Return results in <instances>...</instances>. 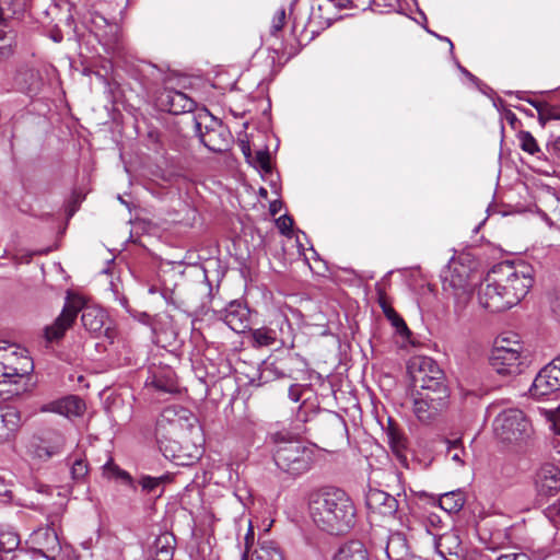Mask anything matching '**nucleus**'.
Listing matches in <instances>:
<instances>
[{"label": "nucleus", "mask_w": 560, "mask_h": 560, "mask_svg": "<svg viewBox=\"0 0 560 560\" xmlns=\"http://www.w3.org/2000/svg\"><path fill=\"white\" fill-rule=\"evenodd\" d=\"M378 304L382 308V311L384 312V307H390V305L387 303L386 299H385V295L384 293H381L380 294V298H378Z\"/></svg>", "instance_id": "obj_52"}, {"label": "nucleus", "mask_w": 560, "mask_h": 560, "mask_svg": "<svg viewBox=\"0 0 560 560\" xmlns=\"http://www.w3.org/2000/svg\"><path fill=\"white\" fill-rule=\"evenodd\" d=\"M446 443V456L450 457L454 463L464 465L468 456L464 448L462 439L445 440Z\"/></svg>", "instance_id": "obj_34"}, {"label": "nucleus", "mask_w": 560, "mask_h": 560, "mask_svg": "<svg viewBox=\"0 0 560 560\" xmlns=\"http://www.w3.org/2000/svg\"><path fill=\"white\" fill-rule=\"evenodd\" d=\"M537 490H560V468L551 463L542 464L534 475Z\"/></svg>", "instance_id": "obj_22"}, {"label": "nucleus", "mask_w": 560, "mask_h": 560, "mask_svg": "<svg viewBox=\"0 0 560 560\" xmlns=\"http://www.w3.org/2000/svg\"><path fill=\"white\" fill-rule=\"evenodd\" d=\"M250 339L254 347H268L276 342V330L268 327H260L250 330Z\"/></svg>", "instance_id": "obj_33"}, {"label": "nucleus", "mask_w": 560, "mask_h": 560, "mask_svg": "<svg viewBox=\"0 0 560 560\" xmlns=\"http://www.w3.org/2000/svg\"><path fill=\"white\" fill-rule=\"evenodd\" d=\"M22 425L20 411L11 406L0 410V444L11 442L15 439Z\"/></svg>", "instance_id": "obj_19"}, {"label": "nucleus", "mask_w": 560, "mask_h": 560, "mask_svg": "<svg viewBox=\"0 0 560 560\" xmlns=\"http://www.w3.org/2000/svg\"><path fill=\"white\" fill-rule=\"evenodd\" d=\"M517 140L520 142V148L527 152L530 155H536L538 159L540 155H544L541 152L537 140L533 137L529 131L522 130L517 133Z\"/></svg>", "instance_id": "obj_35"}, {"label": "nucleus", "mask_w": 560, "mask_h": 560, "mask_svg": "<svg viewBox=\"0 0 560 560\" xmlns=\"http://www.w3.org/2000/svg\"><path fill=\"white\" fill-rule=\"evenodd\" d=\"M45 83L43 70L33 63L20 65L13 75V86L15 90L30 97L39 95Z\"/></svg>", "instance_id": "obj_12"}, {"label": "nucleus", "mask_w": 560, "mask_h": 560, "mask_svg": "<svg viewBox=\"0 0 560 560\" xmlns=\"http://www.w3.org/2000/svg\"><path fill=\"white\" fill-rule=\"evenodd\" d=\"M448 388L438 390H416L412 398V411L417 419L430 424L436 421L448 407Z\"/></svg>", "instance_id": "obj_9"}, {"label": "nucleus", "mask_w": 560, "mask_h": 560, "mask_svg": "<svg viewBox=\"0 0 560 560\" xmlns=\"http://www.w3.org/2000/svg\"><path fill=\"white\" fill-rule=\"evenodd\" d=\"M396 546H401L404 548L406 547L405 538L400 534L390 536V538L388 540L386 551H387V555L389 558H390V550L394 549Z\"/></svg>", "instance_id": "obj_45"}, {"label": "nucleus", "mask_w": 560, "mask_h": 560, "mask_svg": "<svg viewBox=\"0 0 560 560\" xmlns=\"http://www.w3.org/2000/svg\"><path fill=\"white\" fill-rule=\"evenodd\" d=\"M201 118V115L199 116V119L194 118L195 132L199 137L201 143L212 152L226 151L230 143V132L226 130V127L212 119L211 125H206V130L203 131Z\"/></svg>", "instance_id": "obj_11"}, {"label": "nucleus", "mask_w": 560, "mask_h": 560, "mask_svg": "<svg viewBox=\"0 0 560 560\" xmlns=\"http://www.w3.org/2000/svg\"><path fill=\"white\" fill-rule=\"evenodd\" d=\"M533 283L534 269L530 265L498 264L479 287V303L493 313L509 310L526 296Z\"/></svg>", "instance_id": "obj_1"}, {"label": "nucleus", "mask_w": 560, "mask_h": 560, "mask_svg": "<svg viewBox=\"0 0 560 560\" xmlns=\"http://www.w3.org/2000/svg\"><path fill=\"white\" fill-rule=\"evenodd\" d=\"M292 365H304V362L298 354H288L271 363V368L278 377L294 378V370Z\"/></svg>", "instance_id": "obj_30"}, {"label": "nucleus", "mask_w": 560, "mask_h": 560, "mask_svg": "<svg viewBox=\"0 0 560 560\" xmlns=\"http://www.w3.org/2000/svg\"><path fill=\"white\" fill-rule=\"evenodd\" d=\"M408 373L411 384L416 390H438L440 387H447L444 384V373L438 363L423 355H417L408 362Z\"/></svg>", "instance_id": "obj_7"}, {"label": "nucleus", "mask_w": 560, "mask_h": 560, "mask_svg": "<svg viewBox=\"0 0 560 560\" xmlns=\"http://www.w3.org/2000/svg\"><path fill=\"white\" fill-rule=\"evenodd\" d=\"M560 389V371L550 362L536 375L530 387L534 397H544Z\"/></svg>", "instance_id": "obj_15"}, {"label": "nucleus", "mask_w": 560, "mask_h": 560, "mask_svg": "<svg viewBox=\"0 0 560 560\" xmlns=\"http://www.w3.org/2000/svg\"><path fill=\"white\" fill-rule=\"evenodd\" d=\"M194 441L191 445L186 446L184 450L183 444L188 442V439L185 438L184 440L177 439L174 441H171L172 445L171 448L173 451L172 458L175 462L176 465L179 466H189L194 464L202 454L201 450V441L202 438L200 436V440L192 435Z\"/></svg>", "instance_id": "obj_17"}, {"label": "nucleus", "mask_w": 560, "mask_h": 560, "mask_svg": "<svg viewBox=\"0 0 560 560\" xmlns=\"http://www.w3.org/2000/svg\"><path fill=\"white\" fill-rule=\"evenodd\" d=\"M490 362L498 374L512 376L523 372L527 357L517 350H492Z\"/></svg>", "instance_id": "obj_13"}, {"label": "nucleus", "mask_w": 560, "mask_h": 560, "mask_svg": "<svg viewBox=\"0 0 560 560\" xmlns=\"http://www.w3.org/2000/svg\"><path fill=\"white\" fill-rule=\"evenodd\" d=\"M249 162L265 173L271 172L270 154L267 150H258L254 159H250Z\"/></svg>", "instance_id": "obj_40"}, {"label": "nucleus", "mask_w": 560, "mask_h": 560, "mask_svg": "<svg viewBox=\"0 0 560 560\" xmlns=\"http://www.w3.org/2000/svg\"><path fill=\"white\" fill-rule=\"evenodd\" d=\"M384 315L390 322V324L397 329V332H399L400 335L410 334L405 320L392 306L384 307Z\"/></svg>", "instance_id": "obj_38"}, {"label": "nucleus", "mask_w": 560, "mask_h": 560, "mask_svg": "<svg viewBox=\"0 0 560 560\" xmlns=\"http://www.w3.org/2000/svg\"><path fill=\"white\" fill-rule=\"evenodd\" d=\"M119 303H120V305H121L122 307H125L126 310L128 308V300H127L125 296H122V298H120V299H119Z\"/></svg>", "instance_id": "obj_55"}, {"label": "nucleus", "mask_w": 560, "mask_h": 560, "mask_svg": "<svg viewBox=\"0 0 560 560\" xmlns=\"http://www.w3.org/2000/svg\"><path fill=\"white\" fill-rule=\"evenodd\" d=\"M16 35L13 30L0 27V62L8 61L15 52Z\"/></svg>", "instance_id": "obj_31"}, {"label": "nucleus", "mask_w": 560, "mask_h": 560, "mask_svg": "<svg viewBox=\"0 0 560 560\" xmlns=\"http://www.w3.org/2000/svg\"><path fill=\"white\" fill-rule=\"evenodd\" d=\"M156 436L174 441L195 435L200 440V428L197 417L187 408L173 405L165 407L155 424Z\"/></svg>", "instance_id": "obj_5"}, {"label": "nucleus", "mask_w": 560, "mask_h": 560, "mask_svg": "<svg viewBox=\"0 0 560 560\" xmlns=\"http://www.w3.org/2000/svg\"><path fill=\"white\" fill-rule=\"evenodd\" d=\"M560 120V105H553L547 103L542 109H540V125L545 126L549 120Z\"/></svg>", "instance_id": "obj_41"}, {"label": "nucleus", "mask_w": 560, "mask_h": 560, "mask_svg": "<svg viewBox=\"0 0 560 560\" xmlns=\"http://www.w3.org/2000/svg\"><path fill=\"white\" fill-rule=\"evenodd\" d=\"M0 485H2V478H0Z\"/></svg>", "instance_id": "obj_60"}, {"label": "nucleus", "mask_w": 560, "mask_h": 560, "mask_svg": "<svg viewBox=\"0 0 560 560\" xmlns=\"http://www.w3.org/2000/svg\"><path fill=\"white\" fill-rule=\"evenodd\" d=\"M277 228L279 229L280 233L284 235H289L292 231L293 226V219L287 214L279 217L276 220Z\"/></svg>", "instance_id": "obj_44"}, {"label": "nucleus", "mask_w": 560, "mask_h": 560, "mask_svg": "<svg viewBox=\"0 0 560 560\" xmlns=\"http://www.w3.org/2000/svg\"><path fill=\"white\" fill-rule=\"evenodd\" d=\"M552 365L557 366L558 371H560V355L551 361Z\"/></svg>", "instance_id": "obj_56"}, {"label": "nucleus", "mask_w": 560, "mask_h": 560, "mask_svg": "<svg viewBox=\"0 0 560 560\" xmlns=\"http://www.w3.org/2000/svg\"><path fill=\"white\" fill-rule=\"evenodd\" d=\"M279 447L275 454L279 468L291 476H299L307 471L312 464V451L299 441H294L288 433L277 432L271 435Z\"/></svg>", "instance_id": "obj_6"}, {"label": "nucleus", "mask_w": 560, "mask_h": 560, "mask_svg": "<svg viewBox=\"0 0 560 560\" xmlns=\"http://www.w3.org/2000/svg\"><path fill=\"white\" fill-rule=\"evenodd\" d=\"M285 24V10L283 8H280L276 11L272 22H271V34L277 35L280 31H282L283 26Z\"/></svg>", "instance_id": "obj_42"}, {"label": "nucleus", "mask_w": 560, "mask_h": 560, "mask_svg": "<svg viewBox=\"0 0 560 560\" xmlns=\"http://www.w3.org/2000/svg\"><path fill=\"white\" fill-rule=\"evenodd\" d=\"M546 151L548 156L560 163V137H557L546 144Z\"/></svg>", "instance_id": "obj_43"}, {"label": "nucleus", "mask_w": 560, "mask_h": 560, "mask_svg": "<svg viewBox=\"0 0 560 560\" xmlns=\"http://www.w3.org/2000/svg\"><path fill=\"white\" fill-rule=\"evenodd\" d=\"M527 115L533 116V113L524 110Z\"/></svg>", "instance_id": "obj_59"}, {"label": "nucleus", "mask_w": 560, "mask_h": 560, "mask_svg": "<svg viewBox=\"0 0 560 560\" xmlns=\"http://www.w3.org/2000/svg\"><path fill=\"white\" fill-rule=\"evenodd\" d=\"M465 492H442L439 505L448 513L458 512L465 504Z\"/></svg>", "instance_id": "obj_32"}, {"label": "nucleus", "mask_w": 560, "mask_h": 560, "mask_svg": "<svg viewBox=\"0 0 560 560\" xmlns=\"http://www.w3.org/2000/svg\"><path fill=\"white\" fill-rule=\"evenodd\" d=\"M218 472L225 474V472H230V470H229V468H223V469H219Z\"/></svg>", "instance_id": "obj_57"}, {"label": "nucleus", "mask_w": 560, "mask_h": 560, "mask_svg": "<svg viewBox=\"0 0 560 560\" xmlns=\"http://www.w3.org/2000/svg\"><path fill=\"white\" fill-rule=\"evenodd\" d=\"M497 560H530V558L523 552H510L499 556Z\"/></svg>", "instance_id": "obj_46"}, {"label": "nucleus", "mask_w": 560, "mask_h": 560, "mask_svg": "<svg viewBox=\"0 0 560 560\" xmlns=\"http://www.w3.org/2000/svg\"><path fill=\"white\" fill-rule=\"evenodd\" d=\"M550 421L553 433L560 436V409L552 413Z\"/></svg>", "instance_id": "obj_47"}, {"label": "nucleus", "mask_w": 560, "mask_h": 560, "mask_svg": "<svg viewBox=\"0 0 560 560\" xmlns=\"http://www.w3.org/2000/svg\"><path fill=\"white\" fill-rule=\"evenodd\" d=\"M442 278L444 290L452 289L456 295L469 292V270L457 259H451L443 271Z\"/></svg>", "instance_id": "obj_14"}, {"label": "nucleus", "mask_w": 560, "mask_h": 560, "mask_svg": "<svg viewBox=\"0 0 560 560\" xmlns=\"http://www.w3.org/2000/svg\"><path fill=\"white\" fill-rule=\"evenodd\" d=\"M33 368V361L24 348L0 342V400L19 396L24 390L21 381Z\"/></svg>", "instance_id": "obj_4"}, {"label": "nucleus", "mask_w": 560, "mask_h": 560, "mask_svg": "<svg viewBox=\"0 0 560 560\" xmlns=\"http://www.w3.org/2000/svg\"><path fill=\"white\" fill-rule=\"evenodd\" d=\"M30 541L48 558L45 552H54L59 549V539L54 528L40 527L34 530Z\"/></svg>", "instance_id": "obj_25"}, {"label": "nucleus", "mask_w": 560, "mask_h": 560, "mask_svg": "<svg viewBox=\"0 0 560 560\" xmlns=\"http://www.w3.org/2000/svg\"><path fill=\"white\" fill-rule=\"evenodd\" d=\"M530 105H533L538 113V121L540 122V109L547 105L548 102L535 101V100H526Z\"/></svg>", "instance_id": "obj_50"}, {"label": "nucleus", "mask_w": 560, "mask_h": 560, "mask_svg": "<svg viewBox=\"0 0 560 560\" xmlns=\"http://www.w3.org/2000/svg\"><path fill=\"white\" fill-rule=\"evenodd\" d=\"M79 312H82L81 322L84 328L95 337L108 336L106 327L108 316L106 312L95 305H85L84 300L73 293H68L61 313L52 324L46 326L44 336L47 342L59 341L66 331L74 324Z\"/></svg>", "instance_id": "obj_3"}, {"label": "nucleus", "mask_w": 560, "mask_h": 560, "mask_svg": "<svg viewBox=\"0 0 560 560\" xmlns=\"http://www.w3.org/2000/svg\"><path fill=\"white\" fill-rule=\"evenodd\" d=\"M384 432L393 454L401 465L407 466V438L392 418H388Z\"/></svg>", "instance_id": "obj_20"}, {"label": "nucleus", "mask_w": 560, "mask_h": 560, "mask_svg": "<svg viewBox=\"0 0 560 560\" xmlns=\"http://www.w3.org/2000/svg\"><path fill=\"white\" fill-rule=\"evenodd\" d=\"M95 36L105 47L107 52H116L120 49V28L117 24L108 23L102 15L93 19Z\"/></svg>", "instance_id": "obj_16"}, {"label": "nucleus", "mask_w": 560, "mask_h": 560, "mask_svg": "<svg viewBox=\"0 0 560 560\" xmlns=\"http://www.w3.org/2000/svg\"><path fill=\"white\" fill-rule=\"evenodd\" d=\"M240 147H241V150H242L243 154L245 155L246 160L250 161L252 152H250L249 142L246 141V140H241L240 141Z\"/></svg>", "instance_id": "obj_48"}, {"label": "nucleus", "mask_w": 560, "mask_h": 560, "mask_svg": "<svg viewBox=\"0 0 560 560\" xmlns=\"http://www.w3.org/2000/svg\"><path fill=\"white\" fill-rule=\"evenodd\" d=\"M245 560H284L281 549L272 542H264L243 555Z\"/></svg>", "instance_id": "obj_27"}, {"label": "nucleus", "mask_w": 560, "mask_h": 560, "mask_svg": "<svg viewBox=\"0 0 560 560\" xmlns=\"http://www.w3.org/2000/svg\"><path fill=\"white\" fill-rule=\"evenodd\" d=\"M447 42L450 43L451 49H453V43L450 39H447Z\"/></svg>", "instance_id": "obj_58"}, {"label": "nucleus", "mask_w": 560, "mask_h": 560, "mask_svg": "<svg viewBox=\"0 0 560 560\" xmlns=\"http://www.w3.org/2000/svg\"><path fill=\"white\" fill-rule=\"evenodd\" d=\"M5 22H7V19L4 16L3 9L0 7V27L5 26V30H9Z\"/></svg>", "instance_id": "obj_54"}, {"label": "nucleus", "mask_w": 560, "mask_h": 560, "mask_svg": "<svg viewBox=\"0 0 560 560\" xmlns=\"http://www.w3.org/2000/svg\"><path fill=\"white\" fill-rule=\"evenodd\" d=\"M89 472V465L84 458L75 457L71 464V477L73 480L80 481Z\"/></svg>", "instance_id": "obj_39"}, {"label": "nucleus", "mask_w": 560, "mask_h": 560, "mask_svg": "<svg viewBox=\"0 0 560 560\" xmlns=\"http://www.w3.org/2000/svg\"><path fill=\"white\" fill-rule=\"evenodd\" d=\"M223 320L235 332L242 334L249 328V310L234 301L224 310Z\"/></svg>", "instance_id": "obj_21"}, {"label": "nucleus", "mask_w": 560, "mask_h": 560, "mask_svg": "<svg viewBox=\"0 0 560 560\" xmlns=\"http://www.w3.org/2000/svg\"><path fill=\"white\" fill-rule=\"evenodd\" d=\"M298 387L295 385L290 387L289 395L293 401L299 400V395L296 394Z\"/></svg>", "instance_id": "obj_53"}, {"label": "nucleus", "mask_w": 560, "mask_h": 560, "mask_svg": "<svg viewBox=\"0 0 560 560\" xmlns=\"http://www.w3.org/2000/svg\"><path fill=\"white\" fill-rule=\"evenodd\" d=\"M52 410L68 418L78 417L84 412L85 404L78 396H67L54 402Z\"/></svg>", "instance_id": "obj_26"}, {"label": "nucleus", "mask_w": 560, "mask_h": 560, "mask_svg": "<svg viewBox=\"0 0 560 560\" xmlns=\"http://www.w3.org/2000/svg\"><path fill=\"white\" fill-rule=\"evenodd\" d=\"M493 350L523 351V345L516 335L508 334L495 339Z\"/></svg>", "instance_id": "obj_37"}, {"label": "nucleus", "mask_w": 560, "mask_h": 560, "mask_svg": "<svg viewBox=\"0 0 560 560\" xmlns=\"http://www.w3.org/2000/svg\"><path fill=\"white\" fill-rule=\"evenodd\" d=\"M175 537L171 533H163L153 544L155 560H172L174 555Z\"/></svg>", "instance_id": "obj_29"}, {"label": "nucleus", "mask_w": 560, "mask_h": 560, "mask_svg": "<svg viewBox=\"0 0 560 560\" xmlns=\"http://www.w3.org/2000/svg\"><path fill=\"white\" fill-rule=\"evenodd\" d=\"M20 544L19 536L9 527L0 526V551L11 552Z\"/></svg>", "instance_id": "obj_36"}, {"label": "nucleus", "mask_w": 560, "mask_h": 560, "mask_svg": "<svg viewBox=\"0 0 560 560\" xmlns=\"http://www.w3.org/2000/svg\"><path fill=\"white\" fill-rule=\"evenodd\" d=\"M493 431L502 443H518L529 436L530 423L520 409H508L495 417Z\"/></svg>", "instance_id": "obj_8"}, {"label": "nucleus", "mask_w": 560, "mask_h": 560, "mask_svg": "<svg viewBox=\"0 0 560 560\" xmlns=\"http://www.w3.org/2000/svg\"><path fill=\"white\" fill-rule=\"evenodd\" d=\"M504 117L512 127L518 121L516 115L511 110H506Z\"/></svg>", "instance_id": "obj_51"}, {"label": "nucleus", "mask_w": 560, "mask_h": 560, "mask_svg": "<svg viewBox=\"0 0 560 560\" xmlns=\"http://www.w3.org/2000/svg\"><path fill=\"white\" fill-rule=\"evenodd\" d=\"M310 514L314 523L332 535L348 533L355 523V508L347 492H312Z\"/></svg>", "instance_id": "obj_2"}, {"label": "nucleus", "mask_w": 560, "mask_h": 560, "mask_svg": "<svg viewBox=\"0 0 560 560\" xmlns=\"http://www.w3.org/2000/svg\"><path fill=\"white\" fill-rule=\"evenodd\" d=\"M103 475L107 479L120 481V485L125 487L136 488V486L139 485L142 487V490H154L156 488L168 487L172 483H177L176 478L179 477L168 472L159 477L141 475L139 479L135 481L127 471L115 465L112 458L107 459V462L104 464Z\"/></svg>", "instance_id": "obj_10"}, {"label": "nucleus", "mask_w": 560, "mask_h": 560, "mask_svg": "<svg viewBox=\"0 0 560 560\" xmlns=\"http://www.w3.org/2000/svg\"><path fill=\"white\" fill-rule=\"evenodd\" d=\"M145 385L165 393H173L177 388L173 371L171 369H161V366L150 370V375L145 381Z\"/></svg>", "instance_id": "obj_24"}, {"label": "nucleus", "mask_w": 560, "mask_h": 560, "mask_svg": "<svg viewBox=\"0 0 560 560\" xmlns=\"http://www.w3.org/2000/svg\"><path fill=\"white\" fill-rule=\"evenodd\" d=\"M365 503L370 510L382 515H392L398 509V501L390 492H366Z\"/></svg>", "instance_id": "obj_23"}, {"label": "nucleus", "mask_w": 560, "mask_h": 560, "mask_svg": "<svg viewBox=\"0 0 560 560\" xmlns=\"http://www.w3.org/2000/svg\"><path fill=\"white\" fill-rule=\"evenodd\" d=\"M338 9H349L352 5V0H328Z\"/></svg>", "instance_id": "obj_49"}, {"label": "nucleus", "mask_w": 560, "mask_h": 560, "mask_svg": "<svg viewBox=\"0 0 560 560\" xmlns=\"http://www.w3.org/2000/svg\"><path fill=\"white\" fill-rule=\"evenodd\" d=\"M164 110L174 115L190 113L195 109L196 103L185 93L176 90H166L159 97Z\"/></svg>", "instance_id": "obj_18"}, {"label": "nucleus", "mask_w": 560, "mask_h": 560, "mask_svg": "<svg viewBox=\"0 0 560 560\" xmlns=\"http://www.w3.org/2000/svg\"><path fill=\"white\" fill-rule=\"evenodd\" d=\"M332 560H369V555L362 542L352 540L341 546Z\"/></svg>", "instance_id": "obj_28"}]
</instances>
